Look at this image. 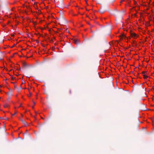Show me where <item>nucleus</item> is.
Instances as JSON below:
<instances>
[{
	"mask_svg": "<svg viewBox=\"0 0 154 154\" xmlns=\"http://www.w3.org/2000/svg\"><path fill=\"white\" fill-rule=\"evenodd\" d=\"M20 88L21 89H22V87L21 86H20Z\"/></svg>",
	"mask_w": 154,
	"mask_h": 154,
	"instance_id": "obj_13",
	"label": "nucleus"
},
{
	"mask_svg": "<svg viewBox=\"0 0 154 154\" xmlns=\"http://www.w3.org/2000/svg\"><path fill=\"white\" fill-rule=\"evenodd\" d=\"M61 30L60 29H58V30Z\"/></svg>",
	"mask_w": 154,
	"mask_h": 154,
	"instance_id": "obj_12",
	"label": "nucleus"
},
{
	"mask_svg": "<svg viewBox=\"0 0 154 154\" xmlns=\"http://www.w3.org/2000/svg\"><path fill=\"white\" fill-rule=\"evenodd\" d=\"M131 35L132 37L134 38H135L137 37V34L136 33L133 32H132L131 33Z\"/></svg>",
	"mask_w": 154,
	"mask_h": 154,
	"instance_id": "obj_4",
	"label": "nucleus"
},
{
	"mask_svg": "<svg viewBox=\"0 0 154 154\" xmlns=\"http://www.w3.org/2000/svg\"><path fill=\"white\" fill-rule=\"evenodd\" d=\"M28 132V131H27V130H26V132Z\"/></svg>",
	"mask_w": 154,
	"mask_h": 154,
	"instance_id": "obj_15",
	"label": "nucleus"
},
{
	"mask_svg": "<svg viewBox=\"0 0 154 154\" xmlns=\"http://www.w3.org/2000/svg\"><path fill=\"white\" fill-rule=\"evenodd\" d=\"M146 72H145V71H143V72H142V74H144Z\"/></svg>",
	"mask_w": 154,
	"mask_h": 154,
	"instance_id": "obj_11",
	"label": "nucleus"
},
{
	"mask_svg": "<svg viewBox=\"0 0 154 154\" xmlns=\"http://www.w3.org/2000/svg\"><path fill=\"white\" fill-rule=\"evenodd\" d=\"M29 93H30V95H31V93H30V92H29Z\"/></svg>",
	"mask_w": 154,
	"mask_h": 154,
	"instance_id": "obj_16",
	"label": "nucleus"
},
{
	"mask_svg": "<svg viewBox=\"0 0 154 154\" xmlns=\"http://www.w3.org/2000/svg\"><path fill=\"white\" fill-rule=\"evenodd\" d=\"M1 119H3V118H1Z\"/></svg>",
	"mask_w": 154,
	"mask_h": 154,
	"instance_id": "obj_19",
	"label": "nucleus"
},
{
	"mask_svg": "<svg viewBox=\"0 0 154 154\" xmlns=\"http://www.w3.org/2000/svg\"><path fill=\"white\" fill-rule=\"evenodd\" d=\"M59 20L60 23H61L62 24H65L66 23L65 19L63 17L60 18Z\"/></svg>",
	"mask_w": 154,
	"mask_h": 154,
	"instance_id": "obj_1",
	"label": "nucleus"
},
{
	"mask_svg": "<svg viewBox=\"0 0 154 154\" xmlns=\"http://www.w3.org/2000/svg\"><path fill=\"white\" fill-rule=\"evenodd\" d=\"M143 78L144 79H146L148 77V76H147V75H143Z\"/></svg>",
	"mask_w": 154,
	"mask_h": 154,
	"instance_id": "obj_8",
	"label": "nucleus"
},
{
	"mask_svg": "<svg viewBox=\"0 0 154 154\" xmlns=\"http://www.w3.org/2000/svg\"><path fill=\"white\" fill-rule=\"evenodd\" d=\"M23 65L25 67L26 66V63H23Z\"/></svg>",
	"mask_w": 154,
	"mask_h": 154,
	"instance_id": "obj_9",
	"label": "nucleus"
},
{
	"mask_svg": "<svg viewBox=\"0 0 154 154\" xmlns=\"http://www.w3.org/2000/svg\"><path fill=\"white\" fill-rule=\"evenodd\" d=\"M33 103L34 104H35V102H33Z\"/></svg>",
	"mask_w": 154,
	"mask_h": 154,
	"instance_id": "obj_14",
	"label": "nucleus"
},
{
	"mask_svg": "<svg viewBox=\"0 0 154 154\" xmlns=\"http://www.w3.org/2000/svg\"><path fill=\"white\" fill-rule=\"evenodd\" d=\"M19 119L23 123L25 124V125H26V123L25 122V121L21 119Z\"/></svg>",
	"mask_w": 154,
	"mask_h": 154,
	"instance_id": "obj_7",
	"label": "nucleus"
},
{
	"mask_svg": "<svg viewBox=\"0 0 154 154\" xmlns=\"http://www.w3.org/2000/svg\"><path fill=\"white\" fill-rule=\"evenodd\" d=\"M21 116H23V115L22 114H21Z\"/></svg>",
	"mask_w": 154,
	"mask_h": 154,
	"instance_id": "obj_18",
	"label": "nucleus"
},
{
	"mask_svg": "<svg viewBox=\"0 0 154 154\" xmlns=\"http://www.w3.org/2000/svg\"><path fill=\"white\" fill-rule=\"evenodd\" d=\"M21 106V105H20V107Z\"/></svg>",
	"mask_w": 154,
	"mask_h": 154,
	"instance_id": "obj_20",
	"label": "nucleus"
},
{
	"mask_svg": "<svg viewBox=\"0 0 154 154\" xmlns=\"http://www.w3.org/2000/svg\"><path fill=\"white\" fill-rule=\"evenodd\" d=\"M74 42L76 44L78 45L79 43V40L74 39L73 40Z\"/></svg>",
	"mask_w": 154,
	"mask_h": 154,
	"instance_id": "obj_2",
	"label": "nucleus"
},
{
	"mask_svg": "<svg viewBox=\"0 0 154 154\" xmlns=\"http://www.w3.org/2000/svg\"><path fill=\"white\" fill-rule=\"evenodd\" d=\"M9 106V105L7 103L5 104L4 105V106L5 108L8 107Z\"/></svg>",
	"mask_w": 154,
	"mask_h": 154,
	"instance_id": "obj_6",
	"label": "nucleus"
},
{
	"mask_svg": "<svg viewBox=\"0 0 154 154\" xmlns=\"http://www.w3.org/2000/svg\"><path fill=\"white\" fill-rule=\"evenodd\" d=\"M16 114H17V112H15L14 114L12 115V116H14Z\"/></svg>",
	"mask_w": 154,
	"mask_h": 154,
	"instance_id": "obj_10",
	"label": "nucleus"
},
{
	"mask_svg": "<svg viewBox=\"0 0 154 154\" xmlns=\"http://www.w3.org/2000/svg\"><path fill=\"white\" fill-rule=\"evenodd\" d=\"M5 119L6 120H7V119H8V118H6V119Z\"/></svg>",
	"mask_w": 154,
	"mask_h": 154,
	"instance_id": "obj_17",
	"label": "nucleus"
},
{
	"mask_svg": "<svg viewBox=\"0 0 154 154\" xmlns=\"http://www.w3.org/2000/svg\"><path fill=\"white\" fill-rule=\"evenodd\" d=\"M119 37L121 39H122L123 38H126V36L124 34H122L120 35Z\"/></svg>",
	"mask_w": 154,
	"mask_h": 154,
	"instance_id": "obj_5",
	"label": "nucleus"
},
{
	"mask_svg": "<svg viewBox=\"0 0 154 154\" xmlns=\"http://www.w3.org/2000/svg\"><path fill=\"white\" fill-rule=\"evenodd\" d=\"M105 11H106L104 9L102 8H101L99 10V11L101 14H103Z\"/></svg>",
	"mask_w": 154,
	"mask_h": 154,
	"instance_id": "obj_3",
	"label": "nucleus"
},
{
	"mask_svg": "<svg viewBox=\"0 0 154 154\" xmlns=\"http://www.w3.org/2000/svg\"><path fill=\"white\" fill-rule=\"evenodd\" d=\"M108 45H110V44H108Z\"/></svg>",
	"mask_w": 154,
	"mask_h": 154,
	"instance_id": "obj_21",
	"label": "nucleus"
}]
</instances>
